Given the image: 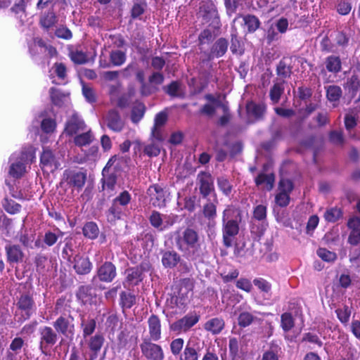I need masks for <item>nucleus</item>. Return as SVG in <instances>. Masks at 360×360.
<instances>
[{
    "label": "nucleus",
    "instance_id": "41",
    "mask_svg": "<svg viewBox=\"0 0 360 360\" xmlns=\"http://www.w3.org/2000/svg\"><path fill=\"white\" fill-rule=\"evenodd\" d=\"M217 184L219 191L226 197L230 196L233 191V185L225 176H220L217 178Z\"/></svg>",
    "mask_w": 360,
    "mask_h": 360
},
{
    "label": "nucleus",
    "instance_id": "7",
    "mask_svg": "<svg viewBox=\"0 0 360 360\" xmlns=\"http://www.w3.org/2000/svg\"><path fill=\"white\" fill-rule=\"evenodd\" d=\"M73 316L69 315H60L53 322V327L58 334V335L69 338H72L75 326L73 323Z\"/></svg>",
    "mask_w": 360,
    "mask_h": 360
},
{
    "label": "nucleus",
    "instance_id": "59",
    "mask_svg": "<svg viewBox=\"0 0 360 360\" xmlns=\"http://www.w3.org/2000/svg\"><path fill=\"white\" fill-rule=\"evenodd\" d=\"M255 286L263 294H271V284L263 278H255L253 281Z\"/></svg>",
    "mask_w": 360,
    "mask_h": 360
},
{
    "label": "nucleus",
    "instance_id": "22",
    "mask_svg": "<svg viewBox=\"0 0 360 360\" xmlns=\"http://www.w3.org/2000/svg\"><path fill=\"white\" fill-rule=\"evenodd\" d=\"M188 294L181 290H174V292L170 295V298L167 299V303L171 308L184 309L188 302Z\"/></svg>",
    "mask_w": 360,
    "mask_h": 360
},
{
    "label": "nucleus",
    "instance_id": "6",
    "mask_svg": "<svg viewBox=\"0 0 360 360\" xmlns=\"http://www.w3.org/2000/svg\"><path fill=\"white\" fill-rule=\"evenodd\" d=\"M142 356L146 360H164L165 352L162 347L154 340L142 339L139 345Z\"/></svg>",
    "mask_w": 360,
    "mask_h": 360
},
{
    "label": "nucleus",
    "instance_id": "31",
    "mask_svg": "<svg viewBox=\"0 0 360 360\" xmlns=\"http://www.w3.org/2000/svg\"><path fill=\"white\" fill-rule=\"evenodd\" d=\"M275 182V175L274 173L265 174L260 172L255 179V183L257 186L265 184L267 191H271L274 188Z\"/></svg>",
    "mask_w": 360,
    "mask_h": 360
},
{
    "label": "nucleus",
    "instance_id": "2",
    "mask_svg": "<svg viewBox=\"0 0 360 360\" xmlns=\"http://www.w3.org/2000/svg\"><path fill=\"white\" fill-rule=\"evenodd\" d=\"M176 243L178 249L185 252L187 257L192 261L200 259L204 255L199 233L193 228L185 229Z\"/></svg>",
    "mask_w": 360,
    "mask_h": 360
},
{
    "label": "nucleus",
    "instance_id": "47",
    "mask_svg": "<svg viewBox=\"0 0 360 360\" xmlns=\"http://www.w3.org/2000/svg\"><path fill=\"white\" fill-rule=\"evenodd\" d=\"M49 93L52 103L56 106L61 107L64 103V99L66 96L65 94L55 87H51Z\"/></svg>",
    "mask_w": 360,
    "mask_h": 360
},
{
    "label": "nucleus",
    "instance_id": "58",
    "mask_svg": "<svg viewBox=\"0 0 360 360\" xmlns=\"http://www.w3.org/2000/svg\"><path fill=\"white\" fill-rule=\"evenodd\" d=\"M126 54L120 50L112 51L110 53V61L113 66H121L126 61Z\"/></svg>",
    "mask_w": 360,
    "mask_h": 360
},
{
    "label": "nucleus",
    "instance_id": "25",
    "mask_svg": "<svg viewBox=\"0 0 360 360\" xmlns=\"http://www.w3.org/2000/svg\"><path fill=\"white\" fill-rule=\"evenodd\" d=\"M58 22V18L53 9L44 12L39 18V25L46 31H49Z\"/></svg>",
    "mask_w": 360,
    "mask_h": 360
},
{
    "label": "nucleus",
    "instance_id": "10",
    "mask_svg": "<svg viewBox=\"0 0 360 360\" xmlns=\"http://www.w3.org/2000/svg\"><path fill=\"white\" fill-rule=\"evenodd\" d=\"M200 316L196 312L189 313L181 319L173 322L169 329L176 334L186 333L193 327L200 320Z\"/></svg>",
    "mask_w": 360,
    "mask_h": 360
},
{
    "label": "nucleus",
    "instance_id": "60",
    "mask_svg": "<svg viewBox=\"0 0 360 360\" xmlns=\"http://www.w3.org/2000/svg\"><path fill=\"white\" fill-rule=\"evenodd\" d=\"M175 290H181V291L189 293L194 288V280L191 278H181L178 283L175 285Z\"/></svg>",
    "mask_w": 360,
    "mask_h": 360
},
{
    "label": "nucleus",
    "instance_id": "64",
    "mask_svg": "<svg viewBox=\"0 0 360 360\" xmlns=\"http://www.w3.org/2000/svg\"><path fill=\"white\" fill-rule=\"evenodd\" d=\"M351 313V309L347 305H344L342 309L339 308L335 310L338 319L343 324L349 322Z\"/></svg>",
    "mask_w": 360,
    "mask_h": 360
},
{
    "label": "nucleus",
    "instance_id": "32",
    "mask_svg": "<svg viewBox=\"0 0 360 360\" xmlns=\"http://www.w3.org/2000/svg\"><path fill=\"white\" fill-rule=\"evenodd\" d=\"M231 51L235 55H243L244 53L243 43L241 42L237 30L233 29L231 32Z\"/></svg>",
    "mask_w": 360,
    "mask_h": 360
},
{
    "label": "nucleus",
    "instance_id": "40",
    "mask_svg": "<svg viewBox=\"0 0 360 360\" xmlns=\"http://www.w3.org/2000/svg\"><path fill=\"white\" fill-rule=\"evenodd\" d=\"M342 217V210L337 207L327 209L323 214L324 219L329 223H335Z\"/></svg>",
    "mask_w": 360,
    "mask_h": 360
},
{
    "label": "nucleus",
    "instance_id": "23",
    "mask_svg": "<svg viewBox=\"0 0 360 360\" xmlns=\"http://www.w3.org/2000/svg\"><path fill=\"white\" fill-rule=\"evenodd\" d=\"M148 264L146 263H141L134 267L129 268L126 270L127 281L134 285H138L143 279V274L147 271Z\"/></svg>",
    "mask_w": 360,
    "mask_h": 360
},
{
    "label": "nucleus",
    "instance_id": "39",
    "mask_svg": "<svg viewBox=\"0 0 360 360\" xmlns=\"http://www.w3.org/2000/svg\"><path fill=\"white\" fill-rule=\"evenodd\" d=\"M284 81L275 82L269 91V97L273 103H278L284 93Z\"/></svg>",
    "mask_w": 360,
    "mask_h": 360
},
{
    "label": "nucleus",
    "instance_id": "55",
    "mask_svg": "<svg viewBox=\"0 0 360 360\" xmlns=\"http://www.w3.org/2000/svg\"><path fill=\"white\" fill-rule=\"evenodd\" d=\"M22 161L12 163L9 168V174L15 179L20 178L25 172V165Z\"/></svg>",
    "mask_w": 360,
    "mask_h": 360
},
{
    "label": "nucleus",
    "instance_id": "61",
    "mask_svg": "<svg viewBox=\"0 0 360 360\" xmlns=\"http://www.w3.org/2000/svg\"><path fill=\"white\" fill-rule=\"evenodd\" d=\"M256 317L248 311L241 312L238 317V324L240 328H245L250 326Z\"/></svg>",
    "mask_w": 360,
    "mask_h": 360
},
{
    "label": "nucleus",
    "instance_id": "45",
    "mask_svg": "<svg viewBox=\"0 0 360 360\" xmlns=\"http://www.w3.org/2000/svg\"><path fill=\"white\" fill-rule=\"evenodd\" d=\"M35 148L31 145L23 147L20 153V160L26 164L32 163L35 159Z\"/></svg>",
    "mask_w": 360,
    "mask_h": 360
},
{
    "label": "nucleus",
    "instance_id": "12",
    "mask_svg": "<svg viewBox=\"0 0 360 360\" xmlns=\"http://www.w3.org/2000/svg\"><path fill=\"white\" fill-rule=\"evenodd\" d=\"M116 276V266L111 262L105 261L98 266L94 279H98L103 283H111Z\"/></svg>",
    "mask_w": 360,
    "mask_h": 360
},
{
    "label": "nucleus",
    "instance_id": "9",
    "mask_svg": "<svg viewBox=\"0 0 360 360\" xmlns=\"http://www.w3.org/2000/svg\"><path fill=\"white\" fill-rule=\"evenodd\" d=\"M199 193L203 199H207L212 193L216 197L214 178L209 172L200 171L196 178Z\"/></svg>",
    "mask_w": 360,
    "mask_h": 360
},
{
    "label": "nucleus",
    "instance_id": "50",
    "mask_svg": "<svg viewBox=\"0 0 360 360\" xmlns=\"http://www.w3.org/2000/svg\"><path fill=\"white\" fill-rule=\"evenodd\" d=\"M131 200V195L128 191H122L117 197H115L112 202L127 210L128 205Z\"/></svg>",
    "mask_w": 360,
    "mask_h": 360
},
{
    "label": "nucleus",
    "instance_id": "4",
    "mask_svg": "<svg viewBox=\"0 0 360 360\" xmlns=\"http://www.w3.org/2000/svg\"><path fill=\"white\" fill-rule=\"evenodd\" d=\"M229 46L228 40L224 37L217 39L210 47V51H202L200 49V62L207 63L212 61L214 58H221L227 52Z\"/></svg>",
    "mask_w": 360,
    "mask_h": 360
},
{
    "label": "nucleus",
    "instance_id": "35",
    "mask_svg": "<svg viewBox=\"0 0 360 360\" xmlns=\"http://www.w3.org/2000/svg\"><path fill=\"white\" fill-rule=\"evenodd\" d=\"M100 231L97 224L94 221H88L84 224L82 228L84 236L90 240H95L98 238Z\"/></svg>",
    "mask_w": 360,
    "mask_h": 360
},
{
    "label": "nucleus",
    "instance_id": "27",
    "mask_svg": "<svg viewBox=\"0 0 360 360\" xmlns=\"http://www.w3.org/2000/svg\"><path fill=\"white\" fill-rule=\"evenodd\" d=\"M84 127V122L80 120L77 115H72L66 122L65 131L68 135L73 136L79 130H83Z\"/></svg>",
    "mask_w": 360,
    "mask_h": 360
},
{
    "label": "nucleus",
    "instance_id": "20",
    "mask_svg": "<svg viewBox=\"0 0 360 360\" xmlns=\"http://www.w3.org/2000/svg\"><path fill=\"white\" fill-rule=\"evenodd\" d=\"M72 267L77 274L83 276L91 271L93 265L88 257L77 254L73 257Z\"/></svg>",
    "mask_w": 360,
    "mask_h": 360
},
{
    "label": "nucleus",
    "instance_id": "26",
    "mask_svg": "<svg viewBox=\"0 0 360 360\" xmlns=\"http://www.w3.org/2000/svg\"><path fill=\"white\" fill-rule=\"evenodd\" d=\"M126 210L112 201L111 205L105 211V214L107 221L110 223H115L125 215Z\"/></svg>",
    "mask_w": 360,
    "mask_h": 360
},
{
    "label": "nucleus",
    "instance_id": "36",
    "mask_svg": "<svg viewBox=\"0 0 360 360\" xmlns=\"http://www.w3.org/2000/svg\"><path fill=\"white\" fill-rule=\"evenodd\" d=\"M292 67L286 61L285 58H283L276 66V75L283 79L290 77Z\"/></svg>",
    "mask_w": 360,
    "mask_h": 360
},
{
    "label": "nucleus",
    "instance_id": "33",
    "mask_svg": "<svg viewBox=\"0 0 360 360\" xmlns=\"http://www.w3.org/2000/svg\"><path fill=\"white\" fill-rule=\"evenodd\" d=\"M218 204V200L215 197V199L211 202L208 200L202 207V214L204 217L210 221H214L217 216V205Z\"/></svg>",
    "mask_w": 360,
    "mask_h": 360
},
{
    "label": "nucleus",
    "instance_id": "15",
    "mask_svg": "<svg viewBox=\"0 0 360 360\" xmlns=\"http://www.w3.org/2000/svg\"><path fill=\"white\" fill-rule=\"evenodd\" d=\"M148 336L143 339L154 340L158 342L162 338V323L160 318L156 314H151L148 320Z\"/></svg>",
    "mask_w": 360,
    "mask_h": 360
},
{
    "label": "nucleus",
    "instance_id": "52",
    "mask_svg": "<svg viewBox=\"0 0 360 360\" xmlns=\"http://www.w3.org/2000/svg\"><path fill=\"white\" fill-rule=\"evenodd\" d=\"M4 210L10 214H15L20 212L21 205L12 199L5 198L2 202Z\"/></svg>",
    "mask_w": 360,
    "mask_h": 360
},
{
    "label": "nucleus",
    "instance_id": "46",
    "mask_svg": "<svg viewBox=\"0 0 360 360\" xmlns=\"http://www.w3.org/2000/svg\"><path fill=\"white\" fill-rule=\"evenodd\" d=\"M120 304L123 309H130L136 303V296L125 291L121 292Z\"/></svg>",
    "mask_w": 360,
    "mask_h": 360
},
{
    "label": "nucleus",
    "instance_id": "24",
    "mask_svg": "<svg viewBox=\"0 0 360 360\" xmlns=\"http://www.w3.org/2000/svg\"><path fill=\"white\" fill-rule=\"evenodd\" d=\"M201 349L198 344L188 340L184 347L179 360H199Z\"/></svg>",
    "mask_w": 360,
    "mask_h": 360
},
{
    "label": "nucleus",
    "instance_id": "34",
    "mask_svg": "<svg viewBox=\"0 0 360 360\" xmlns=\"http://www.w3.org/2000/svg\"><path fill=\"white\" fill-rule=\"evenodd\" d=\"M110 160L105 167L103 168L102 171V174L103 176V187L106 186L108 189L113 190L115 186L117 183V175L115 172L109 173L105 174L106 172H108V167L110 162Z\"/></svg>",
    "mask_w": 360,
    "mask_h": 360
},
{
    "label": "nucleus",
    "instance_id": "29",
    "mask_svg": "<svg viewBox=\"0 0 360 360\" xmlns=\"http://www.w3.org/2000/svg\"><path fill=\"white\" fill-rule=\"evenodd\" d=\"M326 69L328 72L336 75L342 70V61L338 56L330 55L325 59Z\"/></svg>",
    "mask_w": 360,
    "mask_h": 360
},
{
    "label": "nucleus",
    "instance_id": "1",
    "mask_svg": "<svg viewBox=\"0 0 360 360\" xmlns=\"http://www.w3.org/2000/svg\"><path fill=\"white\" fill-rule=\"evenodd\" d=\"M222 242L226 248L233 245V240L239 233L241 210L233 205H228L222 212Z\"/></svg>",
    "mask_w": 360,
    "mask_h": 360
},
{
    "label": "nucleus",
    "instance_id": "28",
    "mask_svg": "<svg viewBox=\"0 0 360 360\" xmlns=\"http://www.w3.org/2000/svg\"><path fill=\"white\" fill-rule=\"evenodd\" d=\"M180 255L174 250H167L162 252V264L164 267L168 269L174 268L180 262Z\"/></svg>",
    "mask_w": 360,
    "mask_h": 360
},
{
    "label": "nucleus",
    "instance_id": "51",
    "mask_svg": "<svg viewBox=\"0 0 360 360\" xmlns=\"http://www.w3.org/2000/svg\"><path fill=\"white\" fill-rule=\"evenodd\" d=\"M147 4L145 0H134L131 9V17L136 19L144 13Z\"/></svg>",
    "mask_w": 360,
    "mask_h": 360
},
{
    "label": "nucleus",
    "instance_id": "54",
    "mask_svg": "<svg viewBox=\"0 0 360 360\" xmlns=\"http://www.w3.org/2000/svg\"><path fill=\"white\" fill-rule=\"evenodd\" d=\"M83 337L85 338L94 333L96 327V322L94 319H82L81 322Z\"/></svg>",
    "mask_w": 360,
    "mask_h": 360
},
{
    "label": "nucleus",
    "instance_id": "56",
    "mask_svg": "<svg viewBox=\"0 0 360 360\" xmlns=\"http://www.w3.org/2000/svg\"><path fill=\"white\" fill-rule=\"evenodd\" d=\"M26 8L22 4L18 1L13 5L10 11L14 13L17 19L20 20L21 24H23L24 19L27 15Z\"/></svg>",
    "mask_w": 360,
    "mask_h": 360
},
{
    "label": "nucleus",
    "instance_id": "14",
    "mask_svg": "<svg viewBox=\"0 0 360 360\" xmlns=\"http://www.w3.org/2000/svg\"><path fill=\"white\" fill-rule=\"evenodd\" d=\"M267 106L266 103H256L250 101L245 105V110L249 118H253V122L263 120L266 112Z\"/></svg>",
    "mask_w": 360,
    "mask_h": 360
},
{
    "label": "nucleus",
    "instance_id": "37",
    "mask_svg": "<svg viewBox=\"0 0 360 360\" xmlns=\"http://www.w3.org/2000/svg\"><path fill=\"white\" fill-rule=\"evenodd\" d=\"M116 348L119 353H124L129 348V333L124 330H121L117 336Z\"/></svg>",
    "mask_w": 360,
    "mask_h": 360
},
{
    "label": "nucleus",
    "instance_id": "49",
    "mask_svg": "<svg viewBox=\"0 0 360 360\" xmlns=\"http://www.w3.org/2000/svg\"><path fill=\"white\" fill-rule=\"evenodd\" d=\"M342 94V89L338 85H330L326 88V98L330 102L338 101Z\"/></svg>",
    "mask_w": 360,
    "mask_h": 360
},
{
    "label": "nucleus",
    "instance_id": "44",
    "mask_svg": "<svg viewBox=\"0 0 360 360\" xmlns=\"http://www.w3.org/2000/svg\"><path fill=\"white\" fill-rule=\"evenodd\" d=\"M185 342L182 338H174L169 343V349L174 356H179L185 347Z\"/></svg>",
    "mask_w": 360,
    "mask_h": 360
},
{
    "label": "nucleus",
    "instance_id": "43",
    "mask_svg": "<svg viewBox=\"0 0 360 360\" xmlns=\"http://www.w3.org/2000/svg\"><path fill=\"white\" fill-rule=\"evenodd\" d=\"M92 288L90 285H81L76 293L78 300L83 304L89 303L92 300Z\"/></svg>",
    "mask_w": 360,
    "mask_h": 360
},
{
    "label": "nucleus",
    "instance_id": "13",
    "mask_svg": "<svg viewBox=\"0 0 360 360\" xmlns=\"http://www.w3.org/2000/svg\"><path fill=\"white\" fill-rule=\"evenodd\" d=\"M344 89L354 103L360 102V79L355 70H353L352 75L347 79Z\"/></svg>",
    "mask_w": 360,
    "mask_h": 360
},
{
    "label": "nucleus",
    "instance_id": "53",
    "mask_svg": "<svg viewBox=\"0 0 360 360\" xmlns=\"http://www.w3.org/2000/svg\"><path fill=\"white\" fill-rule=\"evenodd\" d=\"M281 326L284 332H288L295 326V320L291 313L285 312L281 316Z\"/></svg>",
    "mask_w": 360,
    "mask_h": 360
},
{
    "label": "nucleus",
    "instance_id": "5",
    "mask_svg": "<svg viewBox=\"0 0 360 360\" xmlns=\"http://www.w3.org/2000/svg\"><path fill=\"white\" fill-rule=\"evenodd\" d=\"M199 13L203 20L214 28L220 25L219 15L217 7L212 0H200L199 4Z\"/></svg>",
    "mask_w": 360,
    "mask_h": 360
},
{
    "label": "nucleus",
    "instance_id": "30",
    "mask_svg": "<svg viewBox=\"0 0 360 360\" xmlns=\"http://www.w3.org/2000/svg\"><path fill=\"white\" fill-rule=\"evenodd\" d=\"M225 322L221 318H212L205 322L204 328L213 335L219 334L224 328Z\"/></svg>",
    "mask_w": 360,
    "mask_h": 360
},
{
    "label": "nucleus",
    "instance_id": "11",
    "mask_svg": "<svg viewBox=\"0 0 360 360\" xmlns=\"http://www.w3.org/2000/svg\"><path fill=\"white\" fill-rule=\"evenodd\" d=\"M39 349L41 352L55 345L58 340V334L49 326H44L39 329Z\"/></svg>",
    "mask_w": 360,
    "mask_h": 360
},
{
    "label": "nucleus",
    "instance_id": "63",
    "mask_svg": "<svg viewBox=\"0 0 360 360\" xmlns=\"http://www.w3.org/2000/svg\"><path fill=\"white\" fill-rule=\"evenodd\" d=\"M350 35L345 31L335 32V41L337 46L345 48L349 45Z\"/></svg>",
    "mask_w": 360,
    "mask_h": 360
},
{
    "label": "nucleus",
    "instance_id": "3",
    "mask_svg": "<svg viewBox=\"0 0 360 360\" xmlns=\"http://www.w3.org/2000/svg\"><path fill=\"white\" fill-rule=\"evenodd\" d=\"M15 307V316H18V321L22 323L30 319L37 309L33 292L31 291L20 292L19 296L17 297Z\"/></svg>",
    "mask_w": 360,
    "mask_h": 360
},
{
    "label": "nucleus",
    "instance_id": "48",
    "mask_svg": "<svg viewBox=\"0 0 360 360\" xmlns=\"http://www.w3.org/2000/svg\"><path fill=\"white\" fill-rule=\"evenodd\" d=\"M94 141V136L91 131L77 135L74 138V143L78 147L89 145Z\"/></svg>",
    "mask_w": 360,
    "mask_h": 360
},
{
    "label": "nucleus",
    "instance_id": "16",
    "mask_svg": "<svg viewBox=\"0 0 360 360\" xmlns=\"http://www.w3.org/2000/svg\"><path fill=\"white\" fill-rule=\"evenodd\" d=\"M40 165L42 170L53 172L60 167L54 153L51 149L44 148L40 156Z\"/></svg>",
    "mask_w": 360,
    "mask_h": 360
},
{
    "label": "nucleus",
    "instance_id": "21",
    "mask_svg": "<svg viewBox=\"0 0 360 360\" xmlns=\"http://www.w3.org/2000/svg\"><path fill=\"white\" fill-rule=\"evenodd\" d=\"M107 127L114 132H120L124 127V122L115 109L110 110L106 115Z\"/></svg>",
    "mask_w": 360,
    "mask_h": 360
},
{
    "label": "nucleus",
    "instance_id": "8",
    "mask_svg": "<svg viewBox=\"0 0 360 360\" xmlns=\"http://www.w3.org/2000/svg\"><path fill=\"white\" fill-rule=\"evenodd\" d=\"M62 180L66 183L69 188L80 191L85 185L86 172L67 169L63 173Z\"/></svg>",
    "mask_w": 360,
    "mask_h": 360
},
{
    "label": "nucleus",
    "instance_id": "38",
    "mask_svg": "<svg viewBox=\"0 0 360 360\" xmlns=\"http://www.w3.org/2000/svg\"><path fill=\"white\" fill-rule=\"evenodd\" d=\"M146 110V105L142 102H137L131 108V120L133 123L137 124L143 117Z\"/></svg>",
    "mask_w": 360,
    "mask_h": 360
},
{
    "label": "nucleus",
    "instance_id": "17",
    "mask_svg": "<svg viewBox=\"0 0 360 360\" xmlns=\"http://www.w3.org/2000/svg\"><path fill=\"white\" fill-rule=\"evenodd\" d=\"M105 342V338L102 333H96L91 336L87 342L89 349V359L86 360H96Z\"/></svg>",
    "mask_w": 360,
    "mask_h": 360
},
{
    "label": "nucleus",
    "instance_id": "18",
    "mask_svg": "<svg viewBox=\"0 0 360 360\" xmlns=\"http://www.w3.org/2000/svg\"><path fill=\"white\" fill-rule=\"evenodd\" d=\"M6 260L11 264H18L24 260L25 253L18 244L8 243L5 246Z\"/></svg>",
    "mask_w": 360,
    "mask_h": 360
},
{
    "label": "nucleus",
    "instance_id": "62",
    "mask_svg": "<svg viewBox=\"0 0 360 360\" xmlns=\"http://www.w3.org/2000/svg\"><path fill=\"white\" fill-rule=\"evenodd\" d=\"M47 257L38 254L34 258V264L37 271L41 275H44L46 271Z\"/></svg>",
    "mask_w": 360,
    "mask_h": 360
},
{
    "label": "nucleus",
    "instance_id": "42",
    "mask_svg": "<svg viewBox=\"0 0 360 360\" xmlns=\"http://www.w3.org/2000/svg\"><path fill=\"white\" fill-rule=\"evenodd\" d=\"M243 19L249 33L255 32L260 26L261 22L255 15L248 14L244 15Z\"/></svg>",
    "mask_w": 360,
    "mask_h": 360
},
{
    "label": "nucleus",
    "instance_id": "19",
    "mask_svg": "<svg viewBox=\"0 0 360 360\" xmlns=\"http://www.w3.org/2000/svg\"><path fill=\"white\" fill-rule=\"evenodd\" d=\"M147 193L154 207H162L165 206L166 191L160 185L155 184L150 186Z\"/></svg>",
    "mask_w": 360,
    "mask_h": 360
},
{
    "label": "nucleus",
    "instance_id": "57",
    "mask_svg": "<svg viewBox=\"0 0 360 360\" xmlns=\"http://www.w3.org/2000/svg\"><path fill=\"white\" fill-rule=\"evenodd\" d=\"M148 220L150 221V225L159 231H163L167 227V226L162 227L163 224V219L162 217V214L158 211H152L150 217H148Z\"/></svg>",
    "mask_w": 360,
    "mask_h": 360
}]
</instances>
